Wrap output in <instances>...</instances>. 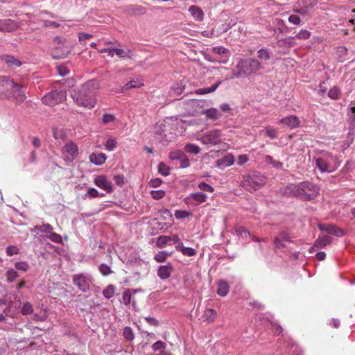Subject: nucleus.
Wrapping results in <instances>:
<instances>
[{
  "label": "nucleus",
  "mask_w": 355,
  "mask_h": 355,
  "mask_svg": "<svg viewBox=\"0 0 355 355\" xmlns=\"http://www.w3.org/2000/svg\"><path fill=\"white\" fill-rule=\"evenodd\" d=\"M189 199H192L198 203L205 202L207 200V196L206 194L201 192H196L191 193L189 196Z\"/></svg>",
  "instance_id": "obj_29"
},
{
  "label": "nucleus",
  "mask_w": 355,
  "mask_h": 355,
  "mask_svg": "<svg viewBox=\"0 0 355 355\" xmlns=\"http://www.w3.org/2000/svg\"><path fill=\"white\" fill-rule=\"evenodd\" d=\"M319 227L321 230H324L327 233L337 236H342L344 234V232L341 229L336 227L334 225H328L326 227L320 225Z\"/></svg>",
  "instance_id": "obj_21"
},
{
  "label": "nucleus",
  "mask_w": 355,
  "mask_h": 355,
  "mask_svg": "<svg viewBox=\"0 0 355 355\" xmlns=\"http://www.w3.org/2000/svg\"><path fill=\"white\" fill-rule=\"evenodd\" d=\"M184 150L187 153L197 155L200 153V147L193 144H188L185 146Z\"/></svg>",
  "instance_id": "obj_36"
},
{
  "label": "nucleus",
  "mask_w": 355,
  "mask_h": 355,
  "mask_svg": "<svg viewBox=\"0 0 355 355\" xmlns=\"http://www.w3.org/2000/svg\"><path fill=\"white\" fill-rule=\"evenodd\" d=\"M257 58L261 60L260 62H261L263 65L268 60H270L271 53L268 49L262 48L257 51Z\"/></svg>",
  "instance_id": "obj_25"
},
{
  "label": "nucleus",
  "mask_w": 355,
  "mask_h": 355,
  "mask_svg": "<svg viewBox=\"0 0 355 355\" xmlns=\"http://www.w3.org/2000/svg\"><path fill=\"white\" fill-rule=\"evenodd\" d=\"M332 241V238L330 236H324L319 237L315 242L314 247L318 248H322L327 244H329Z\"/></svg>",
  "instance_id": "obj_27"
},
{
  "label": "nucleus",
  "mask_w": 355,
  "mask_h": 355,
  "mask_svg": "<svg viewBox=\"0 0 355 355\" xmlns=\"http://www.w3.org/2000/svg\"><path fill=\"white\" fill-rule=\"evenodd\" d=\"M189 11L196 21H201L204 18V12L197 6H191Z\"/></svg>",
  "instance_id": "obj_20"
},
{
  "label": "nucleus",
  "mask_w": 355,
  "mask_h": 355,
  "mask_svg": "<svg viewBox=\"0 0 355 355\" xmlns=\"http://www.w3.org/2000/svg\"><path fill=\"white\" fill-rule=\"evenodd\" d=\"M158 172L164 176H167L170 173V168L164 162H160L158 165Z\"/></svg>",
  "instance_id": "obj_40"
},
{
  "label": "nucleus",
  "mask_w": 355,
  "mask_h": 355,
  "mask_svg": "<svg viewBox=\"0 0 355 355\" xmlns=\"http://www.w3.org/2000/svg\"><path fill=\"white\" fill-rule=\"evenodd\" d=\"M347 114L351 122H355V106H352L349 108V111Z\"/></svg>",
  "instance_id": "obj_64"
},
{
  "label": "nucleus",
  "mask_w": 355,
  "mask_h": 355,
  "mask_svg": "<svg viewBox=\"0 0 355 355\" xmlns=\"http://www.w3.org/2000/svg\"><path fill=\"white\" fill-rule=\"evenodd\" d=\"M33 311V307L30 302H26L23 304L21 312L24 315L31 314Z\"/></svg>",
  "instance_id": "obj_41"
},
{
  "label": "nucleus",
  "mask_w": 355,
  "mask_h": 355,
  "mask_svg": "<svg viewBox=\"0 0 355 355\" xmlns=\"http://www.w3.org/2000/svg\"><path fill=\"white\" fill-rule=\"evenodd\" d=\"M6 97H11L16 104H21L26 99L25 92L22 86L16 83V87L9 92Z\"/></svg>",
  "instance_id": "obj_9"
},
{
  "label": "nucleus",
  "mask_w": 355,
  "mask_h": 355,
  "mask_svg": "<svg viewBox=\"0 0 355 355\" xmlns=\"http://www.w3.org/2000/svg\"><path fill=\"white\" fill-rule=\"evenodd\" d=\"M205 114L207 116V118L212 120H216L220 117V112L216 108H210L209 110H207L205 112Z\"/></svg>",
  "instance_id": "obj_31"
},
{
  "label": "nucleus",
  "mask_w": 355,
  "mask_h": 355,
  "mask_svg": "<svg viewBox=\"0 0 355 355\" xmlns=\"http://www.w3.org/2000/svg\"><path fill=\"white\" fill-rule=\"evenodd\" d=\"M0 60L4 62L7 64V67L10 69H15L22 64L20 60L11 55H2L0 56Z\"/></svg>",
  "instance_id": "obj_16"
},
{
  "label": "nucleus",
  "mask_w": 355,
  "mask_h": 355,
  "mask_svg": "<svg viewBox=\"0 0 355 355\" xmlns=\"http://www.w3.org/2000/svg\"><path fill=\"white\" fill-rule=\"evenodd\" d=\"M53 230V227L50 224H43L42 225H36L34 227V231H40L41 232H51Z\"/></svg>",
  "instance_id": "obj_42"
},
{
  "label": "nucleus",
  "mask_w": 355,
  "mask_h": 355,
  "mask_svg": "<svg viewBox=\"0 0 355 355\" xmlns=\"http://www.w3.org/2000/svg\"><path fill=\"white\" fill-rule=\"evenodd\" d=\"M49 239L55 243H61L62 242V236L55 233V232H50V235L49 236Z\"/></svg>",
  "instance_id": "obj_60"
},
{
  "label": "nucleus",
  "mask_w": 355,
  "mask_h": 355,
  "mask_svg": "<svg viewBox=\"0 0 355 355\" xmlns=\"http://www.w3.org/2000/svg\"><path fill=\"white\" fill-rule=\"evenodd\" d=\"M217 162L218 166H223L225 167L230 166L234 163V155L231 153L227 154L221 159H218Z\"/></svg>",
  "instance_id": "obj_23"
},
{
  "label": "nucleus",
  "mask_w": 355,
  "mask_h": 355,
  "mask_svg": "<svg viewBox=\"0 0 355 355\" xmlns=\"http://www.w3.org/2000/svg\"><path fill=\"white\" fill-rule=\"evenodd\" d=\"M18 277V272L14 269H8L6 272V278L8 282H13Z\"/></svg>",
  "instance_id": "obj_38"
},
{
  "label": "nucleus",
  "mask_w": 355,
  "mask_h": 355,
  "mask_svg": "<svg viewBox=\"0 0 355 355\" xmlns=\"http://www.w3.org/2000/svg\"><path fill=\"white\" fill-rule=\"evenodd\" d=\"M220 132L218 130H215L203 135L201 138V141L205 144L215 146L220 142Z\"/></svg>",
  "instance_id": "obj_10"
},
{
  "label": "nucleus",
  "mask_w": 355,
  "mask_h": 355,
  "mask_svg": "<svg viewBox=\"0 0 355 355\" xmlns=\"http://www.w3.org/2000/svg\"><path fill=\"white\" fill-rule=\"evenodd\" d=\"M61 153L64 161L71 162L78 157L79 150L76 144L70 141L62 146Z\"/></svg>",
  "instance_id": "obj_7"
},
{
  "label": "nucleus",
  "mask_w": 355,
  "mask_h": 355,
  "mask_svg": "<svg viewBox=\"0 0 355 355\" xmlns=\"http://www.w3.org/2000/svg\"><path fill=\"white\" fill-rule=\"evenodd\" d=\"M163 182L162 180L160 178H154L150 180L148 183L149 187L156 188L159 187Z\"/></svg>",
  "instance_id": "obj_61"
},
{
  "label": "nucleus",
  "mask_w": 355,
  "mask_h": 355,
  "mask_svg": "<svg viewBox=\"0 0 355 355\" xmlns=\"http://www.w3.org/2000/svg\"><path fill=\"white\" fill-rule=\"evenodd\" d=\"M316 167L322 172L331 173L335 171L338 165L336 163V159L331 153H325L321 157L314 159Z\"/></svg>",
  "instance_id": "obj_4"
},
{
  "label": "nucleus",
  "mask_w": 355,
  "mask_h": 355,
  "mask_svg": "<svg viewBox=\"0 0 355 355\" xmlns=\"http://www.w3.org/2000/svg\"><path fill=\"white\" fill-rule=\"evenodd\" d=\"M98 89V83L90 80L83 84L77 91L74 90L71 96L78 106L92 109L96 104V94Z\"/></svg>",
  "instance_id": "obj_1"
},
{
  "label": "nucleus",
  "mask_w": 355,
  "mask_h": 355,
  "mask_svg": "<svg viewBox=\"0 0 355 355\" xmlns=\"http://www.w3.org/2000/svg\"><path fill=\"white\" fill-rule=\"evenodd\" d=\"M6 253L8 256H12L19 254V249L16 246L9 245L6 248Z\"/></svg>",
  "instance_id": "obj_59"
},
{
  "label": "nucleus",
  "mask_w": 355,
  "mask_h": 355,
  "mask_svg": "<svg viewBox=\"0 0 355 355\" xmlns=\"http://www.w3.org/2000/svg\"><path fill=\"white\" fill-rule=\"evenodd\" d=\"M123 334L128 340H132L135 338L133 331L129 327L124 328Z\"/></svg>",
  "instance_id": "obj_50"
},
{
  "label": "nucleus",
  "mask_w": 355,
  "mask_h": 355,
  "mask_svg": "<svg viewBox=\"0 0 355 355\" xmlns=\"http://www.w3.org/2000/svg\"><path fill=\"white\" fill-rule=\"evenodd\" d=\"M167 254H168L164 251L159 252L157 254H155L154 259L158 263L164 262L166 259Z\"/></svg>",
  "instance_id": "obj_55"
},
{
  "label": "nucleus",
  "mask_w": 355,
  "mask_h": 355,
  "mask_svg": "<svg viewBox=\"0 0 355 355\" xmlns=\"http://www.w3.org/2000/svg\"><path fill=\"white\" fill-rule=\"evenodd\" d=\"M125 11L130 15H141L146 12V9L139 5H129L125 8Z\"/></svg>",
  "instance_id": "obj_18"
},
{
  "label": "nucleus",
  "mask_w": 355,
  "mask_h": 355,
  "mask_svg": "<svg viewBox=\"0 0 355 355\" xmlns=\"http://www.w3.org/2000/svg\"><path fill=\"white\" fill-rule=\"evenodd\" d=\"M150 193L153 199L159 200L164 197L166 192L164 190H153Z\"/></svg>",
  "instance_id": "obj_47"
},
{
  "label": "nucleus",
  "mask_w": 355,
  "mask_h": 355,
  "mask_svg": "<svg viewBox=\"0 0 355 355\" xmlns=\"http://www.w3.org/2000/svg\"><path fill=\"white\" fill-rule=\"evenodd\" d=\"M264 161L266 163L272 165L273 167L279 168L282 166V163L275 160L270 155H266L264 157Z\"/></svg>",
  "instance_id": "obj_35"
},
{
  "label": "nucleus",
  "mask_w": 355,
  "mask_h": 355,
  "mask_svg": "<svg viewBox=\"0 0 355 355\" xmlns=\"http://www.w3.org/2000/svg\"><path fill=\"white\" fill-rule=\"evenodd\" d=\"M300 120L296 115H290L279 120V123H283L291 129H295L300 125Z\"/></svg>",
  "instance_id": "obj_15"
},
{
  "label": "nucleus",
  "mask_w": 355,
  "mask_h": 355,
  "mask_svg": "<svg viewBox=\"0 0 355 355\" xmlns=\"http://www.w3.org/2000/svg\"><path fill=\"white\" fill-rule=\"evenodd\" d=\"M166 343L161 340L157 341L152 345V348H153V351H155V352L159 351L160 352V354L164 353V352L166 349Z\"/></svg>",
  "instance_id": "obj_37"
},
{
  "label": "nucleus",
  "mask_w": 355,
  "mask_h": 355,
  "mask_svg": "<svg viewBox=\"0 0 355 355\" xmlns=\"http://www.w3.org/2000/svg\"><path fill=\"white\" fill-rule=\"evenodd\" d=\"M284 193L295 196L302 200H311L317 196L318 189L313 183L304 181L298 184H288L284 189Z\"/></svg>",
  "instance_id": "obj_2"
},
{
  "label": "nucleus",
  "mask_w": 355,
  "mask_h": 355,
  "mask_svg": "<svg viewBox=\"0 0 355 355\" xmlns=\"http://www.w3.org/2000/svg\"><path fill=\"white\" fill-rule=\"evenodd\" d=\"M1 22H4L2 24V26L5 28L1 31H12L16 27L15 23L12 19H1Z\"/></svg>",
  "instance_id": "obj_30"
},
{
  "label": "nucleus",
  "mask_w": 355,
  "mask_h": 355,
  "mask_svg": "<svg viewBox=\"0 0 355 355\" xmlns=\"http://www.w3.org/2000/svg\"><path fill=\"white\" fill-rule=\"evenodd\" d=\"M99 270L103 276H107L112 273L111 268L105 263H102L99 266Z\"/></svg>",
  "instance_id": "obj_49"
},
{
  "label": "nucleus",
  "mask_w": 355,
  "mask_h": 355,
  "mask_svg": "<svg viewBox=\"0 0 355 355\" xmlns=\"http://www.w3.org/2000/svg\"><path fill=\"white\" fill-rule=\"evenodd\" d=\"M116 287L114 285H109L103 291L104 297L107 299H110L114 295Z\"/></svg>",
  "instance_id": "obj_34"
},
{
  "label": "nucleus",
  "mask_w": 355,
  "mask_h": 355,
  "mask_svg": "<svg viewBox=\"0 0 355 355\" xmlns=\"http://www.w3.org/2000/svg\"><path fill=\"white\" fill-rule=\"evenodd\" d=\"M14 87H16V83L13 79L9 76H0V96H7Z\"/></svg>",
  "instance_id": "obj_8"
},
{
  "label": "nucleus",
  "mask_w": 355,
  "mask_h": 355,
  "mask_svg": "<svg viewBox=\"0 0 355 355\" xmlns=\"http://www.w3.org/2000/svg\"><path fill=\"white\" fill-rule=\"evenodd\" d=\"M116 146V141L115 139L109 138L105 144V148L107 150H113Z\"/></svg>",
  "instance_id": "obj_54"
},
{
  "label": "nucleus",
  "mask_w": 355,
  "mask_h": 355,
  "mask_svg": "<svg viewBox=\"0 0 355 355\" xmlns=\"http://www.w3.org/2000/svg\"><path fill=\"white\" fill-rule=\"evenodd\" d=\"M89 161L94 164L95 165H98V166H100V165H102L103 164L105 161H106V159H107V156L104 153H92L90 155H89Z\"/></svg>",
  "instance_id": "obj_19"
},
{
  "label": "nucleus",
  "mask_w": 355,
  "mask_h": 355,
  "mask_svg": "<svg viewBox=\"0 0 355 355\" xmlns=\"http://www.w3.org/2000/svg\"><path fill=\"white\" fill-rule=\"evenodd\" d=\"M340 95V90L338 87L331 88L328 92V96L334 100L338 99Z\"/></svg>",
  "instance_id": "obj_43"
},
{
  "label": "nucleus",
  "mask_w": 355,
  "mask_h": 355,
  "mask_svg": "<svg viewBox=\"0 0 355 355\" xmlns=\"http://www.w3.org/2000/svg\"><path fill=\"white\" fill-rule=\"evenodd\" d=\"M137 290L125 289L122 294V302L125 306H130L132 304L135 308L136 305V300L135 299V294L137 292Z\"/></svg>",
  "instance_id": "obj_13"
},
{
  "label": "nucleus",
  "mask_w": 355,
  "mask_h": 355,
  "mask_svg": "<svg viewBox=\"0 0 355 355\" xmlns=\"http://www.w3.org/2000/svg\"><path fill=\"white\" fill-rule=\"evenodd\" d=\"M191 216V213L185 210H176L175 211V217L177 219H182L188 218Z\"/></svg>",
  "instance_id": "obj_51"
},
{
  "label": "nucleus",
  "mask_w": 355,
  "mask_h": 355,
  "mask_svg": "<svg viewBox=\"0 0 355 355\" xmlns=\"http://www.w3.org/2000/svg\"><path fill=\"white\" fill-rule=\"evenodd\" d=\"M179 160L180 162L181 168H184L190 166L189 159L187 158L185 154H183Z\"/></svg>",
  "instance_id": "obj_58"
},
{
  "label": "nucleus",
  "mask_w": 355,
  "mask_h": 355,
  "mask_svg": "<svg viewBox=\"0 0 355 355\" xmlns=\"http://www.w3.org/2000/svg\"><path fill=\"white\" fill-rule=\"evenodd\" d=\"M217 294L220 296H226L230 291V286L225 281H219L217 284Z\"/></svg>",
  "instance_id": "obj_24"
},
{
  "label": "nucleus",
  "mask_w": 355,
  "mask_h": 355,
  "mask_svg": "<svg viewBox=\"0 0 355 355\" xmlns=\"http://www.w3.org/2000/svg\"><path fill=\"white\" fill-rule=\"evenodd\" d=\"M15 267L17 270L23 272H27L30 268L29 264L26 261L16 262L15 264Z\"/></svg>",
  "instance_id": "obj_44"
},
{
  "label": "nucleus",
  "mask_w": 355,
  "mask_h": 355,
  "mask_svg": "<svg viewBox=\"0 0 355 355\" xmlns=\"http://www.w3.org/2000/svg\"><path fill=\"white\" fill-rule=\"evenodd\" d=\"M94 182L98 187L105 190L107 193H112L113 191L112 182L105 175L96 176L94 180Z\"/></svg>",
  "instance_id": "obj_11"
},
{
  "label": "nucleus",
  "mask_w": 355,
  "mask_h": 355,
  "mask_svg": "<svg viewBox=\"0 0 355 355\" xmlns=\"http://www.w3.org/2000/svg\"><path fill=\"white\" fill-rule=\"evenodd\" d=\"M173 268L171 264L160 266L157 270V276L162 280L170 277Z\"/></svg>",
  "instance_id": "obj_17"
},
{
  "label": "nucleus",
  "mask_w": 355,
  "mask_h": 355,
  "mask_svg": "<svg viewBox=\"0 0 355 355\" xmlns=\"http://www.w3.org/2000/svg\"><path fill=\"white\" fill-rule=\"evenodd\" d=\"M198 188L203 191H207V192H210V193L213 192L214 190V188L211 185H209L205 182H200L198 184Z\"/></svg>",
  "instance_id": "obj_57"
},
{
  "label": "nucleus",
  "mask_w": 355,
  "mask_h": 355,
  "mask_svg": "<svg viewBox=\"0 0 355 355\" xmlns=\"http://www.w3.org/2000/svg\"><path fill=\"white\" fill-rule=\"evenodd\" d=\"M73 282L83 292H86L89 289V280L83 275H75L73 277Z\"/></svg>",
  "instance_id": "obj_12"
},
{
  "label": "nucleus",
  "mask_w": 355,
  "mask_h": 355,
  "mask_svg": "<svg viewBox=\"0 0 355 355\" xmlns=\"http://www.w3.org/2000/svg\"><path fill=\"white\" fill-rule=\"evenodd\" d=\"M170 243V238L169 236H160L157 238V241L156 243L157 247L159 248H164L166 245Z\"/></svg>",
  "instance_id": "obj_33"
},
{
  "label": "nucleus",
  "mask_w": 355,
  "mask_h": 355,
  "mask_svg": "<svg viewBox=\"0 0 355 355\" xmlns=\"http://www.w3.org/2000/svg\"><path fill=\"white\" fill-rule=\"evenodd\" d=\"M184 255L192 257L196 254V251L191 248L184 247L183 244L180 247L179 250Z\"/></svg>",
  "instance_id": "obj_39"
},
{
  "label": "nucleus",
  "mask_w": 355,
  "mask_h": 355,
  "mask_svg": "<svg viewBox=\"0 0 355 355\" xmlns=\"http://www.w3.org/2000/svg\"><path fill=\"white\" fill-rule=\"evenodd\" d=\"M266 183V178L262 175H249L245 178L242 186L249 191L259 189Z\"/></svg>",
  "instance_id": "obj_5"
},
{
  "label": "nucleus",
  "mask_w": 355,
  "mask_h": 355,
  "mask_svg": "<svg viewBox=\"0 0 355 355\" xmlns=\"http://www.w3.org/2000/svg\"><path fill=\"white\" fill-rule=\"evenodd\" d=\"M295 39V37H288L284 40H280L279 42L280 43L281 46L293 47L296 44Z\"/></svg>",
  "instance_id": "obj_32"
},
{
  "label": "nucleus",
  "mask_w": 355,
  "mask_h": 355,
  "mask_svg": "<svg viewBox=\"0 0 355 355\" xmlns=\"http://www.w3.org/2000/svg\"><path fill=\"white\" fill-rule=\"evenodd\" d=\"M261 62L255 58L240 59L236 65L232 69V78H238L243 75L250 76L263 69Z\"/></svg>",
  "instance_id": "obj_3"
},
{
  "label": "nucleus",
  "mask_w": 355,
  "mask_h": 355,
  "mask_svg": "<svg viewBox=\"0 0 355 355\" xmlns=\"http://www.w3.org/2000/svg\"><path fill=\"white\" fill-rule=\"evenodd\" d=\"M266 135L272 139L277 137V131L274 128L269 126L266 129Z\"/></svg>",
  "instance_id": "obj_52"
},
{
  "label": "nucleus",
  "mask_w": 355,
  "mask_h": 355,
  "mask_svg": "<svg viewBox=\"0 0 355 355\" xmlns=\"http://www.w3.org/2000/svg\"><path fill=\"white\" fill-rule=\"evenodd\" d=\"M116 120V116L112 114H105L102 117V123L105 125L114 123Z\"/></svg>",
  "instance_id": "obj_45"
},
{
  "label": "nucleus",
  "mask_w": 355,
  "mask_h": 355,
  "mask_svg": "<svg viewBox=\"0 0 355 355\" xmlns=\"http://www.w3.org/2000/svg\"><path fill=\"white\" fill-rule=\"evenodd\" d=\"M71 51V46L69 45H62L56 47L52 53L53 57L55 59H63L68 56Z\"/></svg>",
  "instance_id": "obj_14"
},
{
  "label": "nucleus",
  "mask_w": 355,
  "mask_h": 355,
  "mask_svg": "<svg viewBox=\"0 0 355 355\" xmlns=\"http://www.w3.org/2000/svg\"><path fill=\"white\" fill-rule=\"evenodd\" d=\"M311 33L309 31L306 29H302L296 34L295 37L299 40H306L309 39Z\"/></svg>",
  "instance_id": "obj_46"
},
{
  "label": "nucleus",
  "mask_w": 355,
  "mask_h": 355,
  "mask_svg": "<svg viewBox=\"0 0 355 355\" xmlns=\"http://www.w3.org/2000/svg\"><path fill=\"white\" fill-rule=\"evenodd\" d=\"M183 153H182L181 151H179V150H176V151H173V152H171L170 154H169V158L172 160H175V159H180V158L182 157V155H183Z\"/></svg>",
  "instance_id": "obj_62"
},
{
  "label": "nucleus",
  "mask_w": 355,
  "mask_h": 355,
  "mask_svg": "<svg viewBox=\"0 0 355 355\" xmlns=\"http://www.w3.org/2000/svg\"><path fill=\"white\" fill-rule=\"evenodd\" d=\"M103 196V194L100 195L99 192L96 189L90 188L87 193L85 195L84 198H86L87 196L89 198H97Z\"/></svg>",
  "instance_id": "obj_53"
},
{
  "label": "nucleus",
  "mask_w": 355,
  "mask_h": 355,
  "mask_svg": "<svg viewBox=\"0 0 355 355\" xmlns=\"http://www.w3.org/2000/svg\"><path fill=\"white\" fill-rule=\"evenodd\" d=\"M203 321L211 323L215 320L217 317V312L212 309H207L202 315Z\"/></svg>",
  "instance_id": "obj_22"
},
{
  "label": "nucleus",
  "mask_w": 355,
  "mask_h": 355,
  "mask_svg": "<svg viewBox=\"0 0 355 355\" xmlns=\"http://www.w3.org/2000/svg\"><path fill=\"white\" fill-rule=\"evenodd\" d=\"M222 81L220 80L218 83L214 84L210 87L207 88H200L195 91V94L198 95H205L209 93H211L216 90V89L219 87V85L221 84Z\"/></svg>",
  "instance_id": "obj_26"
},
{
  "label": "nucleus",
  "mask_w": 355,
  "mask_h": 355,
  "mask_svg": "<svg viewBox=\"0 0 355 355\" xmlns=\"http://www.w3.org/2000/svg\"><path fill=\"white\" fill-rule=\"evenodd\" d=\"M67 98L66 92L64 90L51 91L42 97V101L44 104L49 106H54Z\"/></svg>",
  "instance_id": "obj_6"
},
{
  "label": "nucleus",
  "mask_w": 355,
  "mask_h": 355,
  "mask_svg": "<svg viewBox=\"0 0 355 355\" xmlns=\"http://www.w3.org/2000/svg\"><path fill=\"white\" fill-rule=\"evenodd\" d=\"M170 242H173L175 244H177L175 248L177 250H179L180 247L182 246V243L180 241L179 236L177 234H173L172 236H169Z\"/></svg>",
  "instance_id": "obj_56"
},
{
  "label": "nucleus",
  "mask_w": 355,
  "mask_h": 355,
  "mask_svg": "<svg viewBox=\"0 0 355 355\" xmlns=\"http://www.w3.org/2000/svg\"><path fill=\"white\" fill-rule=\"evenodd\" d=\"M288 21H289V22H291V23H292L293 24L298 25L301 22V19H300V17L298 15H291L288 17Z\"/></svg>",
  "instance_id": "obj_63"
},
{
  "label": "nucleus",
  "mask_w": 355,
  "mask_h": 355,
  "mask_svg": "<svg viewBox=\"0 0 355 355\" xmlns=\"http://www.w3.org/2000/svg\"><path fill=\"white\" fill-rule=\"evenodd\" d=\"M143 84L137 80H130L126 85H124L123 90L125 91L129 89L140 87Z\"/></svg>",
  "instance_id": "obj_48"
},
{
  "label": "nucleus",
  "mask_w": 355,
  "mask_h": 355,
  "mask_svg": "<svg viewBox=\"0 0 355 355\" xmlns=\"http://www.w3.org/2000/svg\"><path fill=\"white\" fill-rule=\"evenodd\" d=\"M114 53L119 58H132V51L129 49H124L116 47Z\"/></svg>",
  "instance_id": "obj_28"
}]
</instances>
